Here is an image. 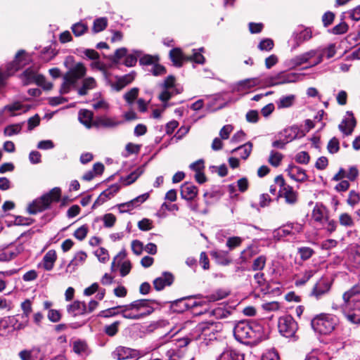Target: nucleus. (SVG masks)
I'll return each mask as SVG.
<instances>
[{
    "instance_id": "nucleus-1",
    "label": "nucleus",
    "mask_w": 360,
    "mask_h": 360,
    "mask_svg": "<svg viewBox=\"0 0 360 360\" xmlns=\"http://www.w3.org/2000/svg\"><path fill=\"white\" fill-rule=\"evenodd\" d=\"M233 335L245 345H257L266 338L263 327L255 322H238L234 327Z\"/></svg>"
},
{
    "instance_id": "nucleus-2",
    "label": "nucleus",
    "mask_w": 360,
    "mask_h": 360,
    "mask_svg": "<svg viewBox=\"0 0 360 360\" xmlns=\"http://www.w3.org/2000/svg\"><path fill=\"white\" fill-rule=\"evenodd\" d=\"M86 73V68L82 63H77L63 75V82L61 85L60 92L68 94L71 88H75L78 80L83 78Z\"/></svg>"
},
{
    "instance_id": "nucleus-3",
    "label": "nucleus",
    "mask_w": 360,
    "mask_h": 360,
    "mask_svg": "<svg viewBox=\"0 0 360 360\" xmlns=\"http://www.w3.org/2000/svg\"><path fill=\"white\" fill-rule=\"evenodd\" d=\"M61 190L58 187L52 188L49 193L43 195L41 198L36 199L27 207L30 214H35L49 208L53 202L60 200Z\"/></svg>"
},
{
    "instance_id": "nucleus-4",
    "label": "nucleus",
    "mask_w": 360,
    "mask_h": 360,
    "mask_svg": "<svg viewBox=\"0 0 360 360\" xmlns=\"http://www.w3.org/2000/svg\"><path fill=\"white\" fill-rule=\"evenodd\" d=\"M337 324V317L329 314L317 315L311 321L314 330L323 335L329 334L333 331Z\"/></svg>"
},
{
    "instance_id": "nucleus-5",
    "label": "nucleus",
    "mask_w": 360,
    "mask_h": 360,
    "mask_svg": "<svg viewBox=\"0 0 360 360\" xmlns=\"http://www.w3.org/2000/svg\"><path fill=\"white\" fill-rule=\"evenodd\" d=\"M29 60L24 50L19 51L15 60L7 65L6 70L4 72L0 70V84H4V81L11 75H13L19 69L25 66Z\"/></svg>"
},
{
    "instance_id": "nucleus-6",
    "label": "nucleus",
    "mask_w": 360,
    "mask_h": 360,
    "mask_svg": "<svg viewBox=\"0 0 360 360\" xmlns=\"http://www.w3.org/2000/svg\"><path fill=\"white\" fill-rule=\"evenodd\" d=\"M334 309L342 311L347 319L354 324H360V300L351 304H335L333 306Z\"/></svg>"
},
{
    "instance_id": "nucleus-7",
    "label": "nucleus",
    "mask_w": 360,
    "mask_h": 360,
    "mask_svg": "<svg viewBox=\"0 0 360 360\" xmlns=\"http://www.w3.org/2000/svg\"><path fill=\"white\" fill-rule=\"evenodd\" d=\"M278 328L281 335L290 338L295 337L298 326L292 316L285 315L279 318Z\"/></svg>"
},
{
    "instance_id": "nucleus-8",
    "label": "nucleus",
    "mask_w": 360,
    "mask_h": 360,
    "mask_svg": "<svg viewBox=\"0 0 360 360\" xmlns=\"http://www.w3.org/2000/svg\"><path fill=\"white\" fill-rule=\"evenodd\" d=\"M275 183L279 187L280 195L285 198L288 204L293 205L297 202V192L293 190L292 187L285 184L281 175L277 176L275 178Z\"/></svg>"
},
{
    "instance_id": "nucleus-9",
    "label": "nucleus",
    "mask_w": 360,
    "mask_h": 360,
    "mask_svg": "<svg viewBox=\"0 0 360 360\" xmlns=\"http://www.w3.org/2000/svg\"><path fill=\"white\" fill-rule=\"evenodd\" d=\"M218 326L213 321L201 322L196 326V330L200 333L199 338L206 340L215 339V333L217 331Z\"/></svg>"
},
{
    "instance_id": "nucleus-10",
    "label": "nucleus",
    "mask_w": 360,
    "mask_h": 360,
    "mask_svg": "<svg viewBox=\"0 0 360 360\" xmlns=\"http://www.w3.org/2000/svg\"><path fill=\"white\" fill-rule=\"evenodd\" d=\"M140 353L138 350L129 347L119 346L112 352V356L116 360H127L138 359Z\"/></svg>"
},
{
    "instance_id": "nucleus-11",
    "label": "nucleus",
    "mask_w": 360,
    "mask_h": 360,
    "mask_svg": "<svg viewBox=\"0 0 360 360\" xmlns=\"http://www.w3.org/2000/svg\"><path fill=\"white\" fill-rule=\"evenodd\" d=\"M298 76L295 73L281 72L268 79V86H276L286 83L295 82Z\"/></svg>"
},
{
    "instance_id": "nucleus-12",
    "label": "nucleus",
    "mask_w": 360,
    "mask_h": 360,
    "mask_svg": "<svg viewBox=\"0 0 360 360\" xmlns=\"http://www.w3.org/2000/svg\"><path fill=\"white\" fill-rule=\"evenodd\" d=\"M259 84L257 78H248L240 80L231 86V91L233 93H237L240 95H245L250 91V89Z\"/></svg>"
},
{
    "instance_id": "nucleus-13",
    "label": "nucleus",
    "mask_w": 360,
    "mask_h": 360,
    "mask_svg": "<svg viewBox=\"0 0 360 360\" xmlns=\"http://www.w3.org/2000/svg\"><path fill=\"white\" fill-rule=\"evenodd\" d=\"M24 250L22 244L0 248V262H8L17 257Z\"/></svg>"
},
{
    "instance_id": "nucleus-14",
    "label": "nucleus",
    "mask_w": 360,
    "mask_h": 360,
    "mask_svg": "<svg viewBox=\"0 0 360 360\" xmlns=\"http://www.w3.org/2000/svg\"><path fill=\"white\" fill-rule=\"evenodd\" d=\"M153 302V300H150L141 299L135 300L129 305L132 309H135L136 312L139 311L141 314L148 313L146 314V316H147L154 311L153 307L150 305V303Z\"/></svg>"
},
{
    "instance_id": "nucleus-15",
    "label": "nucleus",
    "mask_w": 360,
    "mask_h": 360,
    "mask_svg": "<svg viewBox=\"0 0 360 360\" xmlns=\"http://www.w3.org/2000/svg\"><path fill=\"white\" fill-rule=\"evenodd\" d=\"M318 52V50H310L302 54L297 56L291 60V64L296 67L304 63H309L311 65L316 58Z\"/></svg>"
},
{
    "instance_id": "nucleus-16",
    "label": "nucleus",
    "mask_w": 360,
    "mask_h": 360,
    "mask_svg": "<svg viewBox=\"0 0 360 360\" xmlns=\"http://www.w3.org/2000/svg\"><path fill=\"white\" fill-rule=\"evenodd\" d=\"M149 198V193H146L133 200L122 203L118 205V208L120 212H127L132 210L134 207L139 206L141 204L144 202Z\"/></svg>"
},
{
    "instance_id": "nucleus-17",
    "label": "nucleus",
    "mask_w": 360,
    "mask_h": 360,
    "mask_svg": "<svg viewBox=\"0 0 360 360\" xmlns=\"http://www.w3.org/2000/svg\"><path fill=\"white\" fill-rule=\"evenodd\" d=\"M285 171L287 172L288 175L296 181L304 182L308 179L306 171L295 165H289Z\"/></svg>"
},
{
    "instance_id": "nucleus-18",
    "label": "nucleus",
    "mask_w": 360,
    "mask_h": 360,
    "mask_svg": "<svg viewBox=\"0 0 360 360\" xmlns=\"http://www.w3.org/2000/svg\"><path fill=\"white\" fill-rule=\"evenodd\" d=\"M120 188V186L115 184L111 185L109 188L103 191L93 205V208L102 205L108 199L111 198L115 193H117Z\"/></svg>"
},
{
    "instance_id": "nucleus-19",
    "label": "nucleus",
    "mask_w": 360,
    "mask_h": 360,
    "mask_svg": "<svg viewBox=\"0 0 360 360\" xmlns=\"http://www.w3.org/2000/svg\"><path fill=\"white\" fill-rule=\"evenodd\" d=\"M174 281V276L171 273L164 272L161 276L153 281V285L156 290L160 291L166 286H169Z\"/></svg>"
},
{
    "instance_id": "nucleus-20",
    "label": "nucleus",
    "mask_w": 360,
    "mask_h": 360,
    "mask_svg": "<svg viewBox=\"0 0 360 360\" xmlns=\"http://www.w3.org/2000/svg\"><path fill=\"white\" fill-rule=\"evenodd\" d=\"M330 289V284L325 279H321L314 286L311 295L314 296L317 300L327 294Z\"/></svg>"
},
{
    "instance_id": "nucleus-21",
    "label": "nucleus",
    "mask_w": 360,
    "mask_h": 360,
    "mask_svg": "<svg viewBox=\"0 0 360 360\" xmlns=\"http://www.w3.org/2000/svg\"><path fill=\"white\" fill-rule=\"evenodd\" d=\"M198 191V188L189 182H185L181 186V196L186 200H193L196 197Z\"/></svg>"
},
{
    "instance_id": "nucleus-22",
    "label": "nucleus",
    "mask_w": 360,
    "mask_h": 360,
    "mask_svg": "<svg viewBox=\"0 0 360 360\" xmlns=\"http://www.w3.org/2000/svg\"><path fill=\"white\" fill-rule=\"evenodd\" d=\"M319 51L317 57L315 59V60L312 63L311 66H315L316 65H319L323 61V58L324 54H326L327 58H333L335 53H336V49H335V44H329L326 48L323 49H317Z\"/></svg>"
},
{
    "instance_id": "nucleus-23",
    "label": "nucleus",
    "mask_w": 360,
    "mask_h": 360,
    "mask_svg": "<svg viewBox=\"0 0 360 360\" xmlns=\"http://www.w3.org/2000/svg\"><path fill=\"white\" fill-rule=\"evenodd\" d=\"M312 219L321 224H324V221L328 218V210L323 205L316 204L312 211Z\"/></svg>"
},
{
    "instance_id": "nucleus-24",
    "label": "nucleus",
    "mask_w": 360,
    "mask_h": 360,
    "mask_svg": "<svg viewBox=\"0 0 360 360\" xmlns=\"http://www.w3.org/2000/svg\"><path fill=\"white\" fill-rule=\"evenodd\" d=\"M86 304L84 302L74 301L67 307L68 312L73 316L86 314Z\"/></svg>"
},
{
    "instance_id": "nucleus-25",
    "label": "nucleus",
    "mask_w": 360,
    "mask_h": 360,
    "mask_svg": "<svg viewBox=\"0 0 360 360\" xmlns=\"http://www.w3.org/2000/svg\"><path fill=\"white\" fill-rule=\"evenodd\" d=\"M117 308H120V314L125 319L139 320L146 317L145 314H141L139 311L136 312L135 309H132L129 304L124 306H118Z\"/></svg>"
},
{
    "instance_id": "nucleus-26",
    "label": "nucleus",
    "mask_w": 360,
    "mask_h": 360,
    "mask_svg": "<svg viewBox=\"0 0 360 360\" xmlns=\"http://www.w3.org/2000/svg\"><path fill=\"white\" fill-rule=\"evenodd\" d=\"M360 294V283H356L342 295L343 302L342 304H351L357 300L354 297Z\"/></svg>"
},
{
    "instance_id": "nucleus-27",
    "label": "nucleus",
    "mask_w": 360,
    "mask_h": 360,
    "mask_svg": "<svg viewBox=\"0 0 360 360\" xmlns=\"http://www.w3.org/2000/svg\"><path fill=\"white\" fill-rule=\"evenodd\" d=\"M216 360H244V356L240 352L233 348L227 347Z\"/></svg>"
},
{
    "instance_id": "nucleus-28",
    "label": "nucleus",
    "mask_w": 360,
    "mask_h": 360,
    "mask_svg": "<svg viewBox=\"0 0 360 360\" xmlns=\"http://www.w3.org/2000/svg\"><path fill=\"white\" fill-rule=\"evenodd\" d=\"M97 83L96 79L92 77H88L82 80V86L77 88V94L79 96L86 95L90 90L96 88Z\"/></svg>"
},
{
    "instance_id": "nucleus-29",
    "label": "nucleus",
    "mask_w": 360,
    "mask_h": 360,
    "mask_svg": "<svg viewBox=\"0 0 360 360\" xmlns=\"http://www.w3.org/2000/svg\"><path fill=\"white\" fill-rule=\"evenodd\" d=\"M349 117L342 120L339 124V129L346 136L352 134L355 125L356 120L352 113H349Z\"/></svg>"
},
{
    "instance_id": "nucleus-30",
    "label": "nucleus",
    "mask_w": 360,
    "mask_h": 360,
    "mask_svg": "<svg viewBox=\"0 0 360 360\" xmlns=\"http://www.w3.org/2000/svg\"><path fill=\"white\" fill-rule=\"evenodd\" d=\"M56 259L57 255L56 251L54 250H50L44 256L39 266H41L46 271H51L54 266Z\"/></svg>"
},
{
    "instance_id": "nucleus-31",
    "label": "nucleus",
    "mask_w": 360,
    "mask_h": 360,
    "mask_svg": "<svg viewBox=\"0 0 360 360\" xmlns=\"http://www.w3.org/2000/svg\"><path fill=\"white\" fill-rule=\"evenodd\" d=\"M122 122L117 121L115 119L112 117H108L107 116H101L97 117L94 121V126L96 127H107V128H112L118 126Z\"/></svg>"
},
{
    "instance_id": "nucleus-32",
    "label": "nucleus",
    "mask_w": 360,
    "mask_h": 360,
    "mask_svg": "<svg viewBox=\"0 0 360 360\" xmlns=\"http://www.w3.org/2000/svg\"><path fill=\"white\" fill-rule=\"evenodd\" d=\"M187 57L179 48L172 49L169 51V58L176 67H181L185 61H188Z\"/></svg>"
},
{
    "instance_id": "nucleus-33",
    "label": "nucleus",
    "mask_w": 360,
    "mask_h": 360,
    "mask_svg": "<svg viewBox=\"0 0 360 360\" xmlns=\"http://www.w3.org/2000/svg\"><path fill=\"white\" fill-rule=\"evenodd\" d=\"M18 356L21 360H42L36 347L20 351Z\"/></svg>"
},
{
    "instance_id": "nucleus-34",
    "label": "nucleus",
    "mask_w": 360,
    "mask_h": 360,
    "mask_svg": "<svg viewBox=\"0 0 360 360\" xmlns=\"http://www.w3.org/2000/svg\"><path fill=\"white\" fill-rule=\"evenodd\" d=\"M296 96L293 94L282 96L276 101L278 109L288 108L292 106L295 102Z\"/></svg>"
},
{
    "instance_id": "nucleus-35",
    "label": "nucleus",
    "mask_w": 360,
    "mask_h": 360,
    "mask_svg": "<svg viewBox=\"0 0 360 360\" xmlns=\"http://www.w3.org/2000/svg\"><path fill=\"white\" fill-rule=\"evenodd\" d=\"M38 75L36 71L32 68H27L20 75V78L24 85H27L31 83H37L38 80Z\"/></svg>"
},
{
    "instance_id": "nucleus-36",
    "label": "nucleus",
    "mask_w": 360,
    "mask_h": 360,
    "mask_svg": "<svg viewBox=\"0 0 360 360\" xmlns=\"http://www.w3.org/2000/svg\"><path fill=\"white\" fill-rule=\"evenodd\" d=\"M79 120L82 124L87 128H91L94 125L93 112L88 110H82L79 112Z\"/></svg>"
},
{
    "instance_id": "nucleus-37",
    "label": "nucleus",
    "mask_w": 360,
    "mask_h": 360,
    "mask_svg": "<svg viewBox=\"0 0 360 360\" xmlns=\"http://www.w3.org/2000/svg\"><path fill=\"white\" fill-rule=\"evenodd\" d=\"M72 349L74 352L81 356L88 355L89 353L86 342L81 340H75L73 342Z\"/></svg>"
},
{
    "instance_id": "nucleus-38",
    "label": "nucleus",
    "mask_w": 360,
    "mask_h": 360,
    "mask_svg": "<svg viewBox=\"0 0 360 360\" xmlns=\"http://www.w3.org/2000/svg\"><path fill=\"white\" fill-rule=\"evenodd\" d=\"M212 256L215 259L216 262L219 264L226 266L231 262L228 252L223 251H215L212 252Z\"/></svg>"
},
{
    "instance_id": "nucleus-39",
    "label": "nucleus",
    "mask_w": 360,
    "mask_h": 360,
    "mask_svg": "<svg viewBox=\"0 0 360 360\" xmlns=\"http://www.w3.org/2000/svg\"><path fill=\"white\" fill-rule=\"evenodd\" d=\"M316 273L314 269L305 270L302 274L297 275L295 283L297 286L304 285Z\"/></svg>"
},
{
    "instance_id": "nucleus-40",
    "label": "nucleus",
    "mask_w": 360,
    "mask_h": 360,
    "mask_svg": "<svg viewBox=\"0 0 360 360\" xmlns=\"http://www.w3.org/2000/svg\"><path fill=\"white\" fill-rule=\"evenodd\" d=\"M30 109V107L26 106L24 107L23 105H22L19 102H15L10 105H7L4 107V108L1 110L0 114L1 115L4 111H8L11 114V116H15L16 114L13 113L15 110H22V112H25Z\"/></svg>"
},
{
    "instance_id": "nucleus-41",
    "label": "nucleus",
    "mask_w": 360,
    "mask_h": 360,
    "mask_svg": "<svg viewBox=\"0 0 360 360\" xmlns=\"http://www.w3.org/2000/svg\"><path fill=\"white\" fill-rule=\"evenodd\" d=\"M252 149V144L251 142H248L240 146L234 148L231 153L238 152L241 158L246 160L251 153Z\"/></svg>"
},
{
    "instance_id": "nucleus-42",
    "label": "nucleus",
    "mask_w": 360,
    "mask_h": 360,
    "mask_svg": "<svg viewBox=\"0 0 360 360\" xmlns=\"http://www.w3.org/2000/svg\"><path fill=\"white\" fill-rule=\"evenodd\" d=\"M298 129L295 127H289L285 129L282 132H281V138L285 140L287 143H289L296 139L297 136Z\"/></svg>"
},
{
    "instance_id": "nucleus-43",
    "label": "nucleus",
    "mask_w": 360,
    "mask_h": 360,
    "mask_svg": "<svg viewBox=\"0 0 360 360\" xmlns=\"http://www.w3.org/2000/svg\"><path fill=\"white\" fill-rule=\"evenodd\" d=\"M86 257L87 255L84 252H78L68 265V269L73 266L72 269H75V266L82 264L86 259Z\"/></svg>"
},
{
    "instance_id": "nucleus-44",
    "label": "nucleus",
    "mask_w": 360,
    "mask_h": 360,
    "mask_svg": "<svg viewBox=\"0 0 360 360\" xmlns=\"http://www.w3.org/2000/svg\"><path fill=\"white\" fill-rule=\"evenodd\" d=\"M204 51V48L193 50V55L187 57L188 61H193L198 64H203L205 61V57L202 53Z\"/></svg>"
},
{
    "instance_id": "nucleus-45",
    "label": "nucleus",
    "mask_w": 360,
    "mask_h": 360,
    "mask_svg": "<svg viewBox=\"0 0 360 360\" xmlns=\"http://www.w3.org/2000/svg\"><path fill=\"white\" fill-rule=\"evenodd\" d=\"M36 348L39 350V354H40L42 360H44L47 356L51 354L53 352V346L50 342L41 344L39 346L36 347Z\"/></svg>"
},
{
    "instance_id": "nucleus-46",
    "label": "nucleus",
    "mask_w": 360,
    "mask_h": 360,
    "mask_svg": "<svg viewBox=\"0 0 360 360\" xmlns=\"http://www.w3.org/2000/svg\"><path fill=\"white\" fill-rule=\"evenodd\" d=\"M338 221L341 226L347 228L353 227L355 224L354 219L347 212L341 213L339 215Z\"/></svg>"
},
{
    "instance_id": "nucleus-47",
    "label": "nucleus",
    "mask_w": 360,
    "mask_h": 360,
    "mask_svg": "<svg viewBox=\"0 0 360 360\" xmlns=\"http://www.w3.org/2000/svg\"><path fill=\"white\" fill-rule=\"evenodd\" d=\"M288 229H283L278 230V233L280 234V232H283V235H288L290 233H300L302 231L303 226L301 224L298 223H291L286 226Z\"/></svg>"
},
{
    "instance_id": "nucleus-48",
    "label": "nucleus",
    "mask_w": 360,
    "mask_h": 360,
    "mask_svg": "<svg viewBox=\"0 0 360 360\" xmlns=\"http://www.w3.org/2000/svg\"><path fill=\"white\" fill-rule=\"evenodd\" d=\"M142 174V170L140 168L136 169L131 172L125 177H122L121 181L124 186L130 185L134 183Z\"/></svg>"
},
{
    "instance_id": "nucleus-49",
    "label": "nucleus",
    "mask_w": 360,
    "mask_h": 360,
    "mask_svg": "<svg viewBox=\"0 0 360 360\" xmlns=\"http://www.w3.org/2000/svg\"><path fill=\"white\" fill-rule=\"evenodd\" d=\"M108 25V20L106 18L102 17L96 18L93 23L92 32L98 33L104 30Z\"/></svg>"
},
{
    "instance_id": "nucleus-50",
    "label": "nucleus",
    "mask_w": 360,
    "mask_h": 360,
    "mask_svg": "<svg viewBox=\"0 0 360 360\" xmlns=\"http://www.w3.org/2000/svg\"><path fill=\"white\" fill-rule=\"evenodd\" d=\"M141 56V51H134L133 53L126 56L124 65L127 67H133L136 64L137 58Z\"/></svg>"
},
{
    "instance_id": "nucleus-51",
    "label": "nucleus",
    "mask_w": 360,
    "mask_h": 360,
    "mask_svg": "<svg viewBox=\"0 0 360 360\" xmlns=\"http://www.w3.org/2000/svg\"><path fill=\"white\" fill-rule=\"evenodd\" d=\"M228 295L229 293L226 290L219 289L214 292L213 293L207 295L206 297V300L207 302H216L225 298Z\"/></svg>"
},
{
    "instance_id": "nucleus-52",
    "label": "nucleus",
    "mask_w": 360,
    "mask_h": 360,
    "mask_svg": "<svg viewBox=\"0 0 360 360\" xmlns=\"http://www.w3.org/2000/svg\"><path fill=\"white\" fill-rule=\"evenodd\" d=\"M159 58L157 56L142 54L139 57V63L142 65H150L158 63Z\"/></svg>"
},
{
    "instance_id": "nucleus-53",
    "label": "nucleus",
    "mask_w": 360,
    "mask_h": 360,
    "mask_svg": "<svg viewBox=\"0 0 360 360\" xmlns=\"http://www.w3.org/2000/svg\"><path fill=\"white\" fill-rule=\"evenodd\" d=\"M350 260L356 267H360V245H356L352 248Z\"/></svg>"
},
{
    "instance_id": "nucleus-54",
    "label": "nucleus",
    "mask_w": 360,
    "mask_h": 360,
    "mask_svg": "<svg viewBox=\"0 0 360 360\" xmlns=\"http://www.w3.org/2000/svg\"><path fill=\"white\" fill-rule=\"evenodd\" d=\"M132 79L133 77H131L130 75H125L124 77L119 79L116 83L112 84V86L115 90L119 91L122 90L126 85L129 84Z\"/></svg>"
},
{
    "instance_id": "nucleus-55",
    "label": "nucleus",
    "mask_w": 360,
    "mask_h": 360,
    "mask_svg": "<svg viewBox=\"0 0 360 360\" xmlns=\"http://www.w3.org/2000/svg\"><path fill=\"white\" fill-rule=\"evenodd\" d=\"M266 262V257L264 255H260L254 259L252 265V269L253 271H262Z\"/></svg>"
},
{
    "instance_id": "nucleus-56",
    "label": "nucleus",
    "mask_w": 360,
    "mask_h": 360,
    "mask_svg": "<svg viewBox=\"0 0 360 360\" xmlns=\"http://www.w3.org/2000/svg\"><path fill=\"white\" fill-rule=\"evenodd\" d=\"M300 259L303 261L307 260L314 254V250L309 247H300L297 249Z\"/></svg>"
},
{
    "instance_id": "nucleus-57",
    "label": "nucleus",
    "mask_w": 360,
    "mask_h": 360,
    "mask_svg": "<svg viewBox=\"0 0 360 360\" xmlns=\"http://www.w3.org/2000/svg\"><path fill=\"white\" fill-rule=\"evenodd\" d=\"M311 32L309 29H304V30L300 32L296 37L297 44L295 46V48L296 46H298L300 44L302 43L303 41L310 39L311 38Z\"/></svg>"
},
{
    "instance_id": "nucleus-58",
    "label": "nucleus",
    "mask_w": 360,
    "mask_h": 360,
    "mask_svg": "<svg viewBox=\"0 0 360 360\" xmlns=\"http://www.w3.org/2000/svg\"><path fill=\"white\" fill-rule=\"evenodd\" d=\"M72 30L76 37H79L88 30V26L84 23L77 22L72 26Z\"/></svg>"
},
{
    "instance_id": "nucleus-59",
    "label": "nucleus",
    "mask_w": 360,
    "mask_h": 360,
    "mask_svg": "<svg viewBox=\"0 0 360 360\" xmlns=\"http://www.w3.org/2000/svg\"><path fill=\"white\" fill-rule=\"evenodd\" d=\"M22 310V318L28 319L30 314L32 311V302L30 300H26L21 303Z\"/></svg>"
},
{
    "instance_id": "nucleus-60",
    "label": "nucleus",
    "mask_w": 360,
    "mask_h": 360,
    "mask_svg": "<svg viewBox=\"0 0 360 360\" xmlns=\"http://www.w3.org/2000/svg\"><path fill=\"white\" fill-rule=\"evenodd\" d=\"M22 127L20 124L7 126L4 131L5 136H11L20 132Z\"/></svg>"
},
{
    "instance_id": "nucleus-61",
    "label": "nucleus",
    "mask_w": 360,
    "mask_h": 360,
    "mask_svg": "<svg viewBox=\"0 0 360 360\" xmlns=\"http://www.w3.org/2000/svg\"><path fill=\"white\" fill-rule=\"evenodd\" d=\"M327 149L329 153L335 154L340 150V142L339 140L333 137L328 143Z\"/></svg>"
},
{
    "instance_id": "nucleus-62",
    "label": "nucleus",
    "mask_w": 360,
    "mask_h": 360,
    "mask_svg": "<svg viewBox=\"0 0 360 360\" xmlns=\"http://www.w3.org/2000/svg\"><path fill=\"white\" fill-rule=\"evenodd\" d=\"M282 159L283 155L281 153L272 150L269 158V162L274 167H278Z\"/></svg>"
},
{
    "instance_id": "nucleus-63",
    "label": "nucleus",
    "mask_w": 360,
    "mask_h": 360,
    "mask_svg": "<svg viewBox=\"0 0 360 360\" xmlns=\"http://www.w3.org/2000/svg\"><path fill=\"white\" fill-rule=\"evenodd\" d=\"M274 45L272 39H264L259 42L258 49L261 51H269L274 48Z\"/></svg>"
},
{
    "instance_id": "nucleus-64",
    "label": "nucleus",
    "mask_w": 360,
    "mask_h": 360,
    "mask_svg": "<svg viewBox=\"0 0 360 360\" xmlns=\"http://www.w3.org/2000/svg\"><path fill=\"white\" fill-rule=\"evenodd\" d=\"M359 201L360 194L354 191H351L347 200L348 205H349L352 207H354L359 202Z\"/></svg>"
}]
</instances>
